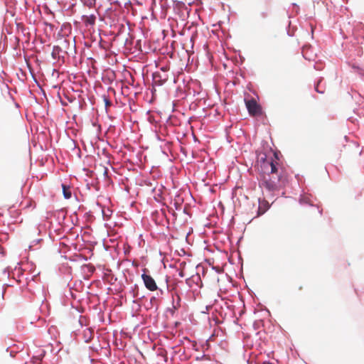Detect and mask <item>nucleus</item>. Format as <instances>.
<instances>
[{
    "label": "nucleus",
    "mask_w": 364,
    "mask_h": 364,
    "mask_svg": "<svg viewBox=\"0 0 364 364\" xmlns=\"http://www.w3.org/2000/svg\"><path fill=\"white\" fill-rule=\"evenodd\" d=\"M277 162L272 159H265L261 165L263 173L260 175L259 186L269 191L279 190L284 186L285 177Z\"/></svg>",
    "instance_id": "nucleus-1"
},
{
    "label": "nucleus",
    "mask_w": 364,
    "mask_h": 364,
    "mask_svg": "<svg viewBox=\"0 0 364 364\" xmlns=\"http://www.w3.org/2000/svg\"><path fill=\"white\" fill-rule=\"evenodd\" d=\"M318 84L319 82L317 83V85H316L315 87V90L316 92H319V93H323V91L322 90H319V88H318Z\"/></svg>",
    "instance_id": "nucleus-12"
},
{
    "label": "nucleus",
    "mask_w": 364,
    "mask_h": 364,
    "mask_svg": "<svg viewBox=\"0 0 364 364\" xmlns=\"http://www.w3.org/2000/svg\"><path fill=\"white\" fill-rule=\"evenodd\" d=\"M154 82L155 85H161L164 82L167 80V77L161 79V76L158 73H154L153 75Z\"/></svg>",
    "instance_id": "nucleus-6"
},
{
    "label": "nucleus",
    "mask_w": 364,
    "mask_h": 364,
    "mask_svg": "<svg viewBox=\"0 0 364 364\" xmlns=\"http://www.w3.org/2000/svg\"><path fill=\"white\" fill-rule=\"evenodd\" d=\"M96 18V15L95 14L83 15L82 16V21L85 26H93L95 24Z\"/></svg>",
    "instance_id": "nucleus-4"
},
{
    "label": "nucleus",
    "mask_w": 364,
    "mask_h": 364,
    "mask_svg": "<svg viewBox=\"0 0 364 364\" xmlns=\"http://www.w3.org/2000/svg\"><path fill=\"white\" fill-rule=\"evenodd\" d=\"M262 364H272V363H269V362H264V363H263Z\"/></svg>",
    "instance_id": "nucleus-13"
},
{
    "label": "nucleus",
    "mask_w": 364,
    "mask_h": 364,
    "mask_svg": "<svg viewBox=\"0 0 364 364\" xmlns=\"http://www.w3.org/2000/svg\"><path fill=\"white\" fill-rule=\"evenodd\" d=\"M269 208V203L265 200H259L258 215L264 214Z\"/></svg>",
    "instance_id": "nucleus-5"
},
{
    "label": "nucleus",
    "mask_w": 364,
    "mask_h": 364,
    "mask_svg": "<svg viewBox=\"0 0 364 364\" xmlns=\"http://www.w3.org/2000/svg\"><path fill=\"white\" fill-rule=\"evenodd\" d=\"M96 0H85V4L87 6L92 7L95 5Z\"/></svg>",
    "instance_id": "nucleus-9"
},
{
    "label": "nucleus",
    "mask_w": 364,
    "mask_h": 364,
    "mask_svg": "<svg viewBox=\"0 0 364 364\" xmlns=\"http://www.w3.org/2000/svg\"><path fill=\"white\" fill-rule=\"evenodd\" d=\"M60 50V48L59 46L53 47L51 55L54 59H56L57 55L59 54Z\"/></svg>",
    "instance_id": "nucleus-8"
},
{
    "label": "nucleus",
    "mask_w": 364,
    "mask_h": 364,
    "mask_svg": "<svg viewBox=\"0 0 364 364\" xmlns=\"http://www.w3.org/2000/svg\"><path fill=\"white\" fill-rule=\"evenodd\" d=\"M62 188H63V196H64L65 198H66V199L70 198L72 193L70 190V188L68 186H65V184H62Z\"/></svg>",
    "instance_id": "nucleus-7"
},
{
    "label": "nucleus",
    "mask_w": 364,
    "mask_h": 364,
    "mask_svg": "<svg viewBox=\"0 0 364 364\" xmlns=\"http://www.w3.org/2000/svg\"><path fill=\"white\" fill-rule=\"evenodd\" d=\"M141 278L146 288L149 291H154L158 289L156 283L151 276L144 273L141 275Z\"/></svg>",
    "instance_id": "nucleus-3"
},
{
    "label": "nucleus",
    "mask_w": 364,
    "mask_h": 364,
    "mask_svg": "<svg viewBox=\"0 0 364 364\" xmlns=\"http://www.w3.org/2000/svg\"><path fill=\"white\" fill-rule=\"evenodd\" d=\"M87 333L90 334V336H89V338L86 341L87 342H88L91 338H92V331L90 330V329H87ZM87 333V331H85V334Z\"/></svg>",
    "instance_id": "nucleus-11"
},
{
    "label": "nucleus",
    "mask_w": 364,
    "mask_h": 364,
    "mask_svg": "<svg viewBox=\"0 0 364 364\" xmlns=\"http://www.w3.org/2000/svg\"><path fill=\"white\" fill-rule=\"evenodd\" d=\"M104 101H105L106 107H110L111 106V105H112L111 101L107 97H106L105 96L104 97Z\"/></svg>",
    "instance_id": "nucleus-10"
},
{
    "label": "nucleus",
    "mask_w": 364,
    "mask_h": 364,
    "mask_svg": "<svg viewBox=\"0 0 364 364\" xmlns=\"http://www.w3.org/2000/svg\"><path fill=\"white\" fill-rule=\"evenodd\" d=\"M245 105L251 116L257 117L262 115V107L255 99L245 100Z\"/></svg>",
    "instance_id": "nucleus-2"
}]
</instances>
